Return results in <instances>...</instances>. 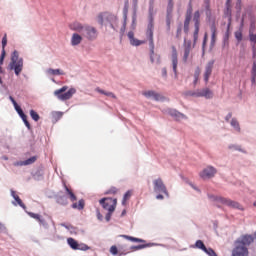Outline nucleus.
Masks as SVG:
<instances>
[{"label":"nucleus","instance_id":"1","mask_svg":"<svg viewBox=\"0 0 256 256\" xmlns=\"http://www.w3.org/2000/svg\"><path fill=\"white\" fill-rule=\"evenodd\" d=\"M71 31H76L77 33H81L83 37L88 39V41H95L97 37H99V32L97 28L90 25H83L80 22H74L70 24Z\"/></svg>","mask_w":256,"mask_h":256},{"label":"nucleus","instance_id":"2","mask_svg":"<svg viewBox=\"0 0 256 256\" xmlns=\"http://www.w3.org/2000/svg\"><path fill=\"white\" fill-rule=\"evenodd\" d=\"M153 21V13L151 12L150 9L149 23L146 30V38L149 41L151 63H155V42L153 40V29H155V24L153 23Z\"/></svg>","mask_w":256,"mask_h":256},{"label":"nucleus","instance_id":"3","mask_svg":"<svg viewBox=\"0 0 256 256\" xmlns=\"http://www.w3.org/2000/svg\"><path fill=\"white\" fill-rule=\"evenodd\" d=\"M9 69L14 71L17 77H19L23 71V58L19 57V52L17 50H15L11 55Z\"/></svg>","mask_w":256,"mask_h":256},{"label":"nucleus","instance_id":"4","mask_svg":"<svg viewBox=\"0 0 256 256\" xmlns=\"http://www.w3.org/2000/svg\"><path fill=\"white\" fill-rule=\"evenodd\" d=\"M68 86H63L62 88L55 90L54 95L59 99V101H69L77 93V90L75 88H70ZM67 91V92H65Z\"/></svg>","mask_w":256,"mask_h":256},{"label":"nucleus","instance_id":"5","mask_svg":"<svg viewBox=\"0 0 256 256\" xmlns=\"http://www.w3.org/2000/svg\"><path fill=\"white\" fill-rule=\"evenodd\" d=\"M192 21L194 23L193 41L195 45V43H197V40L199 39V29L201 27V12L199 10H196L194 12Z\"/></svg>","mask_w":256,"mask_h":256},{"label":"nucleus","instance_id":"6","mask_svg":"<svg viewBox=\"0 0 256 256\" xmlns=\"http://www.w3.org/2000/svg\"><path fill=\"white\" fill-rule=\"evenodd\" d=\"M193 1L189 0L188 8L185 14L184 20V33H189V25H191V19L193 18Z\"/></svg>","mask_w":256,"mask_h":256},{"label":"nucleus","instance_id":"7","mask_svg":"<svg viewBox=\"0 0 256 256\" xmlns=\"http://www.w3.org/2000/svg\"><path fill=\"white\" fill-rule=\"evenodd\" d=\"M100 205H102L103 209H106V211L113 213L117 207V198H103L100 200Z\"/></svg>","mask_w":256,"mask_h":256},{"label":"nucleus","instance_id":"8","mask_svg":"<svg viewBox=\"0 0 256 256\" xmlns=\"http://www.w3.org/2000/svg\"><path fill=\"white\" fill-rule=\"evenodd\" d=\"M253 241H255V238H253V235L244 234L236 240L235 245L236 247H249V245H251Z\"/></svg>","mask_w":256,"mask_h":256},{"label":"nucleus","instance_id":"9","mask_svg":"<svg viewBox=\"0 0 256 256\" xmlns=\"http://www.w3.org/2000/svg\"><path fill=\"white\" fill-rule=\"evenodd\" d=\"M192 97H204L205 99H213V91L209 88H203L190 93Z\"/></svg>","mask_w":256,"mask_h":256},{"label":"nucleus","instance_id":"10","mask_svg":"<svg viewBox=\"0 0 256 256\" xmlns=\"http://www.w3.org/2000/svg\"><path fill=\"white\" fill-rule=\"evenodd\" d=\"M153 185L155 193H164V195H167V187L165 186V183H163V179H155Z\"/></svg>","mask_w":256,"mask_h":256},{"label":"nucleus","instance_id":"11","mask_svg":"<svg viewBox=\"0 0 256 256\" xmlns=\"http://www.w3.org/2000/svg\"><path fill=\"white\" fill-rule=\"evenodd\" d=\"M219 201L223 205H227V207H232V209H239L240 211H243V206H241V204H239V202H235L231 199H227V198H223V197H220Z\"/></svg>","mask_w":256,"mask_h":256},{"label":"nucleus","instance_id":"12","mask_svg":"<svg viewBox=\"0 0 256 256\" xmlns=\"http://www.w3.org/2000/svg\"><path fill=\"white\" fill-rule=\"evenodd\" d=\"M216 173L217 169H215L212 166H208L203 171L200 172V177L201 179H211L212 177H215Z\"/></svg>","mask_w":256,"mask_h":256},{"label":"nucleus","instance_id":"13","mask_svg":"<svg viewBox=\"0 0 256 256\" xmlns=\"http://www.w3.org/2000/svg\"><path fill=\"white\" fill-rule=\"evenodd\" d=\"M214 65H215V60H211L206 64L205 71H204V81H205V83H209V78L211 77V75L213 73Z\"/></svg>","mask_w":256,"mask_h":256},{"label":"nucleus","instance_id":"14","mask_svg":"<svg viewBox=\"0 0 256 256\" xmlns=\"http://www.w3.org/2000/svg\"><path fill=\"white\" fill-rule=\"evenodd\" d=\"M128 39L130 41V45L133 47H139V45H145V43H147L145 40L135 38V33L133 31L128 32Z\"/></svg>","mask_w":256,"mask_h":256},{"label":"nucleus","instance_id":"15","mask_svg":"<svg viewBox=\"0 0 256 256\" xmlns=\"http://www.w3.org/2000/svg\"><path fill=\"white\" fill-rule=\"evenodd\" d=\"M14 108H15V111L18 113V115H20L22 121H24V124L26 125L27 129H31V124L27 120V115H25V113L23 112V109H21V106H19V104H16Z\"/></svg>","mask_w":256,"mask_h":256},{"label":"nucleus","instance_id":"16","mask_svg":"<svg viewBox=\"0 0 256 256\" xmlns=\"http://www.w3.org/2000/svg\"><path fill=\"white\" fill-rule=\"evenodd\" d=\"M178 63H179V60L177 58V48L175 46H172V67L175 75H177Z\"/></svg>","mask_w":256,"mask_h":256},{"label":"nucleus","instance_id":"17","mask_svg":"<svg viewBox=\"0 0 256 256\" xmlns=\"http://www.w3.org/2000/svg\"><path fill=\"white\" fill-rule=\"evenodd\" d=\"M232 256H249V250L247 247H236L232 252Z\"/></svg>","mask_w":256,"mask_h":256},{"label":"nucleus","instance_id":"18","mask_svg":"<svg viewBox=\"0 0 256 256\" xmlns=\"http://www.w3.org/2000/svg\"><path fill=\"white\" fill-rule=\"evenodd\" d=\"M144 97H147V99H154L155 101H159L161 99V95L153 90L144 91L142 93Z\"/></svg>","mask_w":256,"mask_h":256},{"label":"nucleus","instance_id":"19","mask_svg":"<svg viewBox=\"0 0 256 256\" xmlns=\"http://www.w3.org/2000/svg\"><path fill=\"white\" fill-rule=\"evenodd\" d=\"M189 55H191V41L186 42L184 45V55H183L184 63H187V60L189 59Z\"/></svg>","mask_w":256,"mask_h":256},{"label":"nucleus","instance_id":"20","mask_svg":"<svg viewBox=\"0 0 256 256\" xmlns=\"http://www.w3.org/2000/svg\"><path fill=\"white\" fill-rule=\"evenodd\" d=\"M210 31L212 33L211 35V46H215V43L217 41V26L215 25V23H212L210 26Z\"/></svg>","mask_w":256,"mask_h":256},{"label":"nucleus","instance_id":"21","mask_svg":"<svg viewBox=\"0 0 256 256\" xmlns=\"http://www.w3.org/2000/svg\"><path fill=\"white\" fill-rule=\"evenodd\" d=\"M67 243L71 247V249H74V250L87 249V246H84V247L79 246V243L73 238H68Z\"/></svg>","mask_w":256,"mask_h":256},{"label":"nucleus","instance_id":"22","mask_svg":"<svg viewBox=\"0 0 256 256\" xmlns=\"http://www.w3.org/2000/svg\"><path fill=\"white\" fill-rule=\"evenodd\" d=\"M82 41L83 36H81L79 33H74L71 38V45H73V47H76V45H81Z\"/></svg>","mask_w":256,"mask_h":256},{"label":"nucleus","instance_id":"23","mask_svg":"<svg viewBox=\"0 0 256 256\" xmlns=\"http://www.w3.org/2000/svg\"><path fill=\"white\" fill-rule=\"evenodd\" d=\"M64 189H65L66 195H68L70 201L72 203H75V201H77V196L75 195V193H73V190L68 188L66 184H64Z\"/></svg>","mask_w":256,"mask_h":256},{"label":"nucleus","instance_id":"24","mask_svg":"<svg viewBox=\"0 0 256 256\" xmlns=\"http://www.w3.org/2000/svg\"><path fill=\"white\" fill-rule=\"evenodd\" d=\"M11 196L13 197V199H15L16 203L20 207H22V209H27V206H25V204L23 203V200H21L19 195H17V193L14 190H11Z\"/></svg>","mask_w":256,"mask_h":256},{"label":"nucleus","instance_id":"25","mask_svg":"<svg viewBox=\"0 0 256 256\" xmlns=\"http://www.w3.org/2000/svg\"><path fill=\"white\" fill-rule=\"evenodd\" d=\"M109 17H111V14L109 12H103L98 15V23L100 25H103L105 21H109Z\"/></svg>","mask_w":256,"mask_h":256},{"label":"nucleus","instance_id":"26","mask_svg":"<svg viewBox=\"0 0 256 256\" xmlns=\"http://www.w3.org/2000/svg\"><path fill=\"white\" fill-rule=\"evenodd\" d=\"M249 40L252 43V49L253 51H256L255 45H256V34L253 33V25H251L249 29Z\"/></svg>","mask_w":256,"mask_h":256},{"label":"nucleus","instance_id":"27","mask_svg":"<svg viewBox=\"0 0 256 256\" xmlns=\"http://www.w3.org/2000/svg\"><path fill=\"white\" fill-rule=\"evenodd\" d=\"M225 15L228 17V29L231 27V0H226V11Z\"/></svg>","mask_w":256,"mask_h":256},{"label":"nucleus","instance_id":"28","mask_svg":"<svg viewBox=\"0 0 256 256\" xmlns=\"http://www.w3.org/2000/svg\"><path fill=\"white\" fill-rule=\"evenodd\" d=\"M96 93H100L101 95H105L106 97H112V99H117V96L113 92H107L99 87L95 88Z\"/></svg>","mask_w":256,"mask_h":256},{"label":"nucleus","instance_id":"29","mask_svg":"<svg viewBox=\"0 0 256 256\" xmlns=\"http://www.w3.org/2000/svg\"><path fill=\"white\" fill-rule=\"evenodd\" d=\"M35 161H37V156H32L25 161L19 162L18 165H20V166L33 165V163H35Z\"/></svg>","mask_w":256,"mask_h":256},{"label":"nucleus","instance_id":"30","mask_svg":"<svg viewBox=\"0 0 256 256\" xmlns=\"http://www.w3.org/2000/svg\"><path fill=\"white\" fill-rule=\"evenodd\" d=\"M171 117H174L176 121H181V119H185V115L182 114L181 112H177V110H172L170 111Z\"/></svg>","mask_w":256,"mask_h":256},{"label":"nucleus","instance_id":"31","mask_svg":"<svg viewBox=\"0 0 256 256\" xmlns=\"http://www.w3.org/2000/svg\"><path fill=\"white\" fill-rule=\"evenodd\" d=\"M29 217H32V219H36L37 222L40 223V225H45V219L41 218V215L35 214L33 212L28 213Z\"/></svg>","mask_w":256,"mask_h":256},{"label":"nucleus","instance_id":"32","mask_svg":"<svg viewBox=\"0 0 256 256\" xmlns=\"http://www.w3.org/2000/svg\"><path fill=\"white\" fill-rule=\"evenodd\" d=\"M85 208V201L82 199V200H79L78 203H73L72 204V209H78V211H81Z\"/></svg>","mask_w":256,"mask_h":256},{"label":"nucleus","instance_id":"33","mask_svg":"<svg viewBox=\"0 0 256 256\" xmlns=\"http://www.w3.org/2000/svg\"><path fill=\"white\" fill-rule=\"evenodd\" d=\"M48 75H65V72L61 69L50 68L47 70Z\"/></svg>","mask_w":256,"mask_h":256},{"label":"nucleus","instance_id":"34","mask_svg":"<svg viewBox=\"0 0 256 256\" xmlns=\"http://www.w3.org/2000/svg\"><path fill=\"white\" fill-rule=\"evenodd\" d=\"M133 195V191L131 190H128L125 194H124V197H123V200H122V205H126L127 201H129L131 199V196Z\"/></svg>","mask_w":256,"mask_h":256},{"label":"nucleus","instance_id":"35","mask_svg":"<svg viewBox=\"0 0 256 256\" xmlns=\"http://www.w3.org/2000/svg\"><path fill=\"white\" fill-rule=\"evenodd\" d=\"M173 7H174L173 0H168L166 15H173Z\"/></svg>","mask_w":256,"mask_h":256},{"label":"nucleus","instance_id":"36","mask_svg":"<svg viewBox=\"0 0 256 256\" xmlns=\"http://www.w3.org/2000/svg\"><path fill=\"white\" fill-rule=\"evenodd\" d=\"M122 237L124 239H128L129 241H133L134 243H144L145 242V240H143V239H139V238H135V237L127 236V235H122Z\"/></svg>","mask_w":256,"mask_h":256},{"label":"nucleus","instance_id":"37","mask_svg":"<svg viewBox=\"0 0 256 256\" xmlns=\"http://www.w3.org/2000/svg\"><path fill=\"white\" fill-rule=\"evenodd\" d=\"M234 35L235 39H237L238 42L243 41V29L240 28L238 31L234 33Z\"/></svg>","mask_w":256,"mask_h":256},{"label":"nucleus","instance_id":"38","mask_svg":"<svg viewBox=\"0 0 256 256\" xmlns=\"http://www.w3.org/2000/svg\"><path fill=\"white\" fill-rule=\"evenodd\" d=\"M195 247H197V249H201L202 251H207V247L205 246V244L201 240L196 241Z\"/></svg>","mask_w":256,"mask_h":256},{"label":"nucleus","instance_id":"39","mask_svg":"<svg viewBox=\"0 0 256 256\" xmlns=\"http://www.w3.org/2000/svg\"><path fill=\"white\" fill-rule=\"evenodd\" d=\"M171 21H173V15H166L167 31H171Z\"/></svg>","mask_w":256,"mask_h":256},{"label":"nucleus","instance_id":"40","mask_svg":"<svg viewBox=\"0 0 256 256\" xmlns=\"http://www.w3.org/2000/svg\"><path fill=\"white\" fill-rule=\"evenodd\" d=\"M182 33H183V24H179L176 30V39H181Z\"/></svg>","mask_w":256,"mask_h":256},{"label":"nucleus","instance_id":"41","mask_svg":"<svg viewBox=\"0 0 256 256\" xmlns=\"http://www.w3.org/2000/svg\"><path fill=\"white\" fill-rule=\"evenodd\" d=\"M123 17H124V22H123V26L120 29L121 33H125V29H127V12L124 13Z\"/></svg>","mask_w":256,"mask_h":256},{"label":"nucleus","instance_id":"42","mask_svg":"<svg viewBox=\"0 0 256 256\" xmlns=\"http://www.w3.org/2000/svg\"><path fill=\"white\" fill-rule=\"evenodd\" d=\"M30 116L33 119V121H39L40 119L39 114L35 112V110H30Z\"/></svg>","mask_w":256,"mask_h":256},{"label":"nucleus","instance_id":"43","mask_svg":"<svg viewBox=\"0 0 256 256\" xmlns=\"http://www.w3.org/2000/svg\"><path fill=\"white\" fill-rule=\"evenodd\" d=\"M231 126L234 127L236 131H241V128L239 127V122L237 121V119L231 120Z\"/></svg>","mask_w":256,"mask_h":256},{"label":"nucleus","instance_id":"44","mask_svg":"<svg viewBox=\"0 0 256 256\" xmlns=\"http://www.w3.org/2000/svg\"><path fill=\"white\" fill-rule=\"evenodd\" d=\"M119 189H117V187H111L107 192L106 194L107 195H117Z\"/></svg>","mask_w":256,"mask_h":256},{"label":"nucleus","instance_id":"45","mask_svg":"<svg viewBox=\"0 0 256 256\" xmlns=\"http://www.w3.org/2000/svg\"><path fill=\"white\" fill-rule=\"evenodd\" d=\"M252 83H255V79H256V62L253 63L252 66Z\"/></svg>","mask_w":256,"mask_h":256},{"label":"nucleus","instance_id":"46","mask_svg":"<svg viewBox=\"0 0 256 256\" xmlns=\"http://www.w3.org/2000/svg\"><path fill=\"white\" fill-rule=\"evenodd\" d=\"M5 47H7V34H4L2 38V51H5Z\"/></svg>","mask_w":256,"mask_h":256},{"label":"nucleus","instance_id":"47","mask_svg":"<svg viewBox=\"0 0 256 256\" xmlns=\"http://www.w3.org/2000/svg\"><path fill=\"white\" fill-rule=\"evenodd\" d=\"M110 253H111L112 255H117V253H118L117 246H111V248H110Z\"/></svg>","mask_w":256,"mask_h":256},{"label":"nucleus","instance_id":"48","mask_svg":"<svg viewBox=\"0 0 256 256\" xmlns=\"http://www.w3.org/2000/svg\"><path fill=\"white\" fill-rule=\"evenodd\" d=\"M5 50H2L1 56H0V65H3V61H5Z\"/></svg>","mask_w":256,"mask_h":256},{"label":"nucleus","instance_id":"49","mask_svg":"<svg viewBox=\"0 0 256 256\" xmlns=\"http://www.w3.org/2000/svg\"><path fill=\"white\" fill-rule=\"evenodd\" d=\"M35 179H39V177H43V172L38 171L34 174Z\"/></svg>","mask_w":256,"mask_h":256},{"label":"nucleus","instance_id":"50","mask_svg":"<svg viewBox=\"0 0 256 256\" xmlns=\"http://www.w3.org/2000/svg\"><path fill=\"white\" fill-rule=\"evenodd\" d=\"M207 33H205V35H204V40H203V44H202V47H203V49H205V45H207Z\"/></svg>","mask_w":256,"mask_h":256},{"label":"nucleus","instance_id":"51","mask_svg":"<svg viewBox=\"0 0 256 256\" xmlns=\"http://www.w3.org/2000/svg\"><path fill=\"white\" fill-rule=\"evenodd\" d=\"M113 214V212L108 211V213L106 214V221H111V215Z\"/></svg>","mask_w":256,"mask_h":256},{"label":"nucleus","instance_id":"52","mask_svg":"<svg viewBox=\"0 0 256 256\" xmlns=\"http://www.w3.org/2000/svg\"><path fill=\"white\" fill-rule=\"evenodd\" d=\"M9 99L14 106L17 105V101H15V98H13V96H10Z\"/></svg>","mask_w":256,"mask_h":256},{"label":"nucleus","instance_id":"53","mask_svg":"<svg viewBox=\"0 0 256 256\" xmlns=\"http://www.w3.org/2000/svg\"><path fill=\"white\" fill-rule=\"evenodd\" d=\"M5 225L3 223L0 222V233H3V231H5Z\"/></svg>","mask_w":256,"mask_h":256},{"label":"nucleus","instance_id":"54","mask_svg":"<svg viewBox=\"0 0 256 256\" xmlns=\"http://www.w3.org/2000/svg\"><path fill=\"white\" fill-rule=\"evenodd\" d=\"M162 75H163L164 77H167V68H163V69H162Z\"/></svg>","mask_w":256,"mask_h":256},{"label":"nucleus","instance_id":"55","mask_svg":"<svg viewBox=\"0 0 256 256\" xmlns=\"http://www.w3.org/2000/svg\"><path fill=\"white\" fill-rule=\"evenodd\" d=\"M233 117L232 113H228L226 116V121H229V119H231Z\"/></svg>","mask_w":256,"mask_h":256},{"label":"nucleus","instance_id":"56","mask_svg":"<svg viewBox=\"0 0 256 256\" xmlns=\"http://www.w3.org/2000/svg\"><path fill=\"white\" fill-rule=\"evenodd\" d=\"M145 247H147V245H138L136 249H145Z\"/></svg>","mask_w":256,"mask_h":256},{"label":"nucleus","instance_id":"57","mask_svg":"<svg viewBox=\"0 0 256 256\" xmlns=\"http://www.w3.org/2000/svg\"><path fill=\"white\" fill-rule=\"evenodd\" d=\"M0 73H3V68L0 66ZM0 84L2 85L3 84V79H1L0 77Z\"/></svg>","mask_w":256,"mask_h":256},{"label":"nucleus","instance_id":"58","mask_svg":"<svg viewBox=\"0 0 256 256\" xmlns=\"http://www.w3.org/2000/svg\"><path fill=\"white\" fill-rule=\"evenodd\" d=\"M164 197H163V195H161V194H158L157 196H156V199H163Z\"/></svg>","mask_w":256,"mask_h":256},{"label":"nucleus","instance_id":"59","mask_svg":"<svg viewBox=\"0 0 256 256\" xmlns=\"http://www.w3.org/2000/svg\"><path fill=\"white\" fill-rule=\"evenodd\" d=\"M101 217L103 216H101V213L98 212V219H101Z\"/></svg>","mask_w":256,"mask_h":256},{"label":"nucleus","instance_id":"60","mask_svg":"<svg viewBox=\"0 0 256 256\" xmlns=\"http://www.w3.org/2000/svg\"><path fill=\"white\" fill-rule=\"evenodd\" d=\"M244 19L242 18V21H241V27H243V23H244Z\"/></svg>","mask_w":256,"mask_h":256},{"label":"nucleus","instance_id":"61","mask_svg":"<svg viewBox=\"0 0 256 256\" xmlns=\"http://www.w3.org/2000/svg\"><path fill=\"white\" fill-rule=\"evenodd\" d=\"M254 207H256V201L253 203Z\"/></svg>","mask_w":256,"mask_h":256},{"label":"nucleus","instance_id":"62","mask_svg":"<svg viewBox=\"0 0 256 256\" xmlns=\"http://www.w3.org/2000/svg\"><path fill=\"white\" fill-rule=\"evenodd\" d=\"M238 2H239V5L241 4V0H238Z\"/></svg>","mask_w":256,"mask_h":256},{"label":"nucleus","instance_id":"63","mask_svg":"<svg viewBox=\"0 0 256 256\" xmlns=\"http://www.w3.org/2000/svg\"><path fill=\"white\" fill-rule=\"evenodd\" d=\"M195 83H197V76H196V80H195Z\"/></svg>","mask_w":256,"mask_h":256},{"label":"nucleus","instance_id":"64","mask_svg":"<svg viewBox=\"0 0 256 256\" xmlns=\"http://www.w3.org/2000/svg\"><path fill=\"white\" fill-rule=\"evenodd\" d=\"M190 1H193V0H190Z\"/></svg>","mask_w":256,"mask_h":256}]
</instances>
